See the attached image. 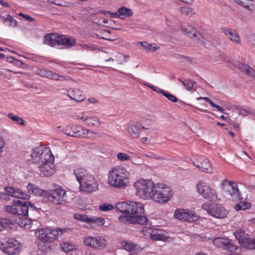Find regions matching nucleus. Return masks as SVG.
Returning <instances> with one entry per match:
<instances>
[{
	"label": "nucleus",
	"mask_w": 255,
	"mask_h": 255,
	"mask_svg": "<svg viewBox=\"0 0 255 255\" xmlns=\"http://www.w3.org/2000/svg\"><path fill=\"white\" fill-rule=\"evenodd\" d=\"M150 239L153 241H165L167 240V237L162 233L161 230L154 228Z\"/></svg>",
	"instance_id": "30"
},
{
	"label": "nucleus",
	"mask_w": 255,
	"mask_h": 255,
	"mask_svg": "<svg viewBox=\"0 0 255 255\" xmlns=\"http://www.w3.org/2000/svg\"><path fill=\"white\" fill-rule=\"evenodd\" d=\"M21 246L16 240L9 239L5 243L0 244V249L3 253L9 255H13L18 254L20 250Z\"/></svg>",
	"instance_id": "10"
},
{
	"label": "nucleus",
	"mask_w": 255,
	"mask_h": 255,
	"mask_svg": "<svg viewBox=\"0 0 255 255\" xmlns=\"http://www.w3.org/2000/svg\"><path fill=\"white\" fill-rule=\"evenodd\" d=\"M58 35L51 33L46 35L44 37V43L51 46L57 45Z\"/></svg>",
	"instance_id": "33"
},
{
	"label": "nucleus",
	"mask_w": 255,
	"mask_h": 255,
	"mask_svg": "<svg viewBox=\"0 0 255 255\" xmlns=\"http://www.w3.org/2000/svg\"><path fill=\"white\" fill-rule=\"evenodd\" d=\"M230 239L228 238H216L213 240V244L219 248L225 250L229 243Z\"/></svg>",
	"instance_id": "29"
},
{
	"label": "nucleus",
	"mask_w": 255,
	"mask_h": 255,
	"mask_svg": "<svg viewBox=\"0 0 255 255\" xmlns=\"http://www.w3.org/2000/svg\"><path fill=\"white\" fill-rule=\"evenodd\" d=\"M251 207V204L250 203L247 202H240L235 206V209L237 211L240 210H244L246 209H249Z\"/></svg>",
	"instance_id": "44"
},
{
	"label": "nucleus",
	"mask_w": 255,
	"mask_h": 255,
	"mask_svg": "<svg viewBox=\"0 0 255 255\" xmlns=\"http://www.w3.org/2000/svg\"><path fill=\"white\" fill-rule=\"evenodd\" d=\"M203 100L206 101L208 103H209L212 107H213L214 108H217L218 111L219 112H220V113H225V109L224 108H223L221 106H220L215 104L209 98L204 97L203 98Z\"/></svg>",
	"instance_id": "45"
},
{
	"label": "nucleus",
	"mask_w": 255,
	"mask_h": 255,
	"mask_svg": "<svg viewBox=\"0 0 255 255\" xmlns=\"http://www.w3.org/2000/svg\"><path fill=\"white\" fill-rule=\"evenodd\" d=\"M7 117L19 125L24 126L26 124V122L22 119L17 116L13 115L12 113L8 114Z\"/></svg>",
	"instance_id": "41"
},
{
	"label": "nucleus",
	"mask_w": 255,
	"mask_h": 255,
	"mask_svg": "<svg viewBox=\"0 0 255 255\" xmlns=\"http://www.w3.org/2000/svg\"><path fill=\"white\" fill-rule=\"evenodd\" d=\"M152 227H144L141 230V233L145 237L151 238L153 230Z\"/></svg>",
	"instance_id": "51"
},
{
	"label": "nucleus",
	"mask_w": 255,
	"mask_h": 255,
	"mask_svg": "<svg viewBox=\"0 0 255 255\" xmlns=\"http://www.w3.org/2000/svg\"><path fill=\"white\" fill-rule=\"evenodd\" d=\"M239 68L243 72L255 79V70H254L250 66L245 64H241L239 65Z\"/></svg>",
	"instance_id": "36"
},
{
	"label": "nucleus",
	"mask_w": 255,
	"mask_h": 255,
	"mask_svg": "<svg viewBox=\"0 0 255 255\" xmlns=\"http://www.w3.org/2000/svg\"><path fill=\"white\" fill-rule=\"evenodd\" d=\"M144 212V208L141 203L131 201L129 202L128 214L134 216L143 214Z\"/></svg>",
	"instance_id": "21"
},
{
	"label": "nucleus",
	"mask_w": 255,
	"mask_h": 255,
	"mask_svg": "<svg viewBox=\"0 0 255 255\" xmlns=\"http://www.w3.org/2000/svg\"><path fill=\"white\" fill-rule=\"evenodd\" d=\"M19 15L23 16L25 19L31 22L33 21L34 20V18L31 17L30 16H29L28 15H24L22 13H19Z\"/></svg>",
	"instance_id": "62"
},
{
	"label": "nucleus",
	"mask_w": 255,
	"mask_h": 255,
	"mask_svg": "<svg viewBox=\"0 0 255 255\" xmlns=\"http://www.w3.org/2000/svg\"><path fill=\"white\" fill-rule=\"evenodd\" d=\"M119 12L121 19H123L124 17H129L132 15V11L131 9L126 8L125 7H122L119 9Z\"/></svg>",
	"instance_id": "40"
},
{
	"label": "nucleus",
	"mask_w": 255,
	"mask_h": 255,
	"mask_svg": "<svg viewBox=\"0 0 255 255\" xmlns=\"http://www.w3.org/2000/svg\"><path fill=\"white\" fill-rule=\"evenodd\" d=\"M52 242L38 240L37 247L39 251L43 253H48L51 249Z\"/></svg>",
	"instance_id": "31"
},
{
	"label": "nucleus",
	"mask_w": 255,
	"mask_h": 255,
	"mask_svg": "<svg viewBox=\"0 0 255 255\" xmlns=\"http://www.w3.org/2000/svg\"><path fill=\"white\" fill-rule=\"evenodd\" d=\"M21 226L24 227L26 229H29L31 227L30 225V221L26 219V218H23V219H21V223H18Z\"/></svg>",
	"instance_id": "57"
},
{
	"label": "nucleus",
	"mask_w": 255,
	"mask_h": 255,
	"mask_svg": "<svg viewBox=\"0 0 255 255\" xmlns=\"http://www.w3.org/2000/svg\"><path fill=\"white\" fill-rule=\"evenodd\" d=\"M222 30L231 41L235 44H241V37L236 30L227 27H223Z\"/></svg>",
	"instance_id": "19"
},
{
	"label": "nucleus",
	"mask_w": 255,
	"mask_h": 255,
	"mask_svg": "<svg viewBox=\"0 0 255 255\" xmlns=\"http://www.w3.org/2000/svg\"><path fill=\"white\" fill-rule=\"evenodd\" d=\"M182 30L186 35L190 37H197V34L195 28L188 23H184L182 25Z\"/></svg>",
	"instance_id": "28"
},
{
	"label": "nucleus",
	"mask_w": 255,
	"mask_h": 255,
	"mask_svg": "<svg viewBox=\"0 0 255 255\" xmlns=\"http://www.w3.org/2000/svg\"><path fill=\"white\" fill-rule=\"evenodd\" d=\"M117 158L119 160L124 162L130 159V156L124 152H119L117 154Z\"/></svg>",
	"instance_id": "52"
},
{
	"label": "nucleus",
	"mask_w": 255,
	"mask_h": 255,
	"mask_svg": "<svg viewBox=\"0 0 255 255\" xmlns=\"http://www.w3.org/2000/svg\"><path fill=\"white\" fill-rule=\"evenodd\" d=\"M107 240L103 236H96L94 250H101L106 247Z\"/></svg>",
	"instance_id": "32"
},
{
	"label": "nucleus",
	"mask_w": 255,
	"mask_h": 255,
	"mask_svg": "<svg viewBox=\"0 0 255 255\" xmlns=\"http://www.w3.org/2000/svg\"><path fill=\"white\" fill-rule=\"evenodd\" d=\"M129 59V56L127 55H124L123 53H119L116 56V60L118 64H123L127 62Z\"/></svg>",
	"instance_id": "43"
},
{
	"label": "nucleus",
	"mask_w": 255,
	"mask_h": 255,
	"mask_svg": "<svg viewBox=\"0 0 255 255\" xmlns=\"http://www.w3.org/2000/svg\"><path fill=\"white\" fill-rule=\"evenodd\" d=\"M68 96L73 100L77 102H80L84 100L85 96L83 91L78 88H70L67 90Z\"/></svg>",
	"instance_id": "22"
},
{
	"label": "nucleus",
	"mask_w": 255,
	"mask_h": 255,
	"mask_svg": "<svg viewBox=\"0 0 255 255\" xmlns=\"http://www.w3.org/2000/svg\"><path fill=\"white\" fill-rule=\"evenodd\" d=\"M75 40L66 35H58L57 45L62 46L64 48H70L75 44Z\"/></svg>",
	"instance_id": "23"
},
{
	"label": "nucleus",
	"mask_w": 255,
	"mask_h": 255,
	"mask_svg": "<svg viewBox=\"0 0 255 255\" xmlns=\"http://www.w3.org/2000/svg\"><path fill=\"white\" fill-rule=\"evenodd\" d=\"M32 160L38 164L54 161V157L49 148L40 146L34 148L31 154Z\"/></svg>",
	"instance_id": "4"
},
{
	"label": "nucleus",
	"mask_w": 255,
	"mask_h": 255,
	"mask_svg": "<svg viewBox=\"0 0 255 255\" xmlns=\"http://www.w3.org/2000/svg\"><path fill=\"white\" fill-rule=\"evenodd\" d=\"M180 11L182 14L188 16H192L194 13L193 9L189 7H182L180 8Z\"/></svg>",
	"instance_id": "47"
},
{
	"label": "nucleus",
	"mask_w": 255,
	"mask_h": 255,
	"mask_svg": "<svg viewBox=\"0 0 255 255\" xmlns=\"http://www.w3.org/2000/svg\"><path fill=\"white\" fill-rule=\"evenodd\" d=\"M99 209L101 211L107 212L112 210L114 206L111 204L104 203L99 206Z\"/></svg>",
	"instance_id": "54"
},
{
	"label": "nucleus",
	"mask_w": 255,
	"mask_h": 255,
	"mask_svg": "<svg viewBox=\"0 0 255 255\" xmlns=\"http://www.w3.org/2000/svg\"><path fill=\"white\" fill-rule=\"evenodd\" d=\"M239 112L240 115L242 116H247L251 114V111L243 108H240L239 109Z\"/></svg>",
	"instance_id": "58"
},
{
	"label": "nucleus",
	"mask_w": 255,
	"mask_h": 255,
	"mask_svg": "<svg viewBox=\"0 0 255 255\" xmlns=\"http://www.w3.org/2000/svg\"><path fill=\"white\" fill-rule=\"evenodd\" d=\"M70 129L66 128L65 130V133L69 136L78 137H86L87 136L88 130L80 126L72 125Z\"/></svg>",
	"instance_id": "16"
},
{
	"label": "nucleus",
	"mask_w": 255,
	"mask_h": 255,
	"mask_svg": "<svg viewBox=\"0 0 255 255\" xmlns=\"http://www.w3.org/2000/svg\"><path fill=\"white\" fill-rule=\"evenodd\" d=\"M140 215V214H138L133 216V224H137L141 225H147L149 221L147 217L145 216Z\"/></svg>",
	"instance_id": "35"
},
{
	"label": "nucleus",
	"mask_w": 255,
	"mask_h": 255,
	"mask_svg": "<svg viewBox=\"0 0 255 255\" xmlns=\"http://www.w3.org/2000/svg\"><path fill=\"white\" fill-rule=\"evenodd\" d=\"M134 187L135 194L144 200L152 199L158 203H165L172 196L170 187L163 183L155 185L151 180L140 179L135 182Z\"/></svg>",
	"instance_id": "1"
},
{
	"label": "nucleus",
	"mask_w": 255,
	"mask_h": 255,
	"mask_svg": "<svg viewBox=\"0 0 255 255\" xmlns=\"http://www.w3.org/2000/svg\"><path fill=\"white\" fill-rule=\"evenodd\" d=\"M28 192L31 194H33L36 196H46L47 191H45L39 188L35 184L29 183L27 186Z\"/></svg>",
	"instance_id": "27"
},
{
	"label": "nucleus",
	"mask_w": 255,
	"mask_h": 255,
	"mask_svg": "<svg viewBox=\"0 0 255 255\" xmlns=\"http://www.w3.org/2000/svg\"><path fill=\"white\" fill-rule=\"evenodd\" d=\"M161 94H162L164 96L166 97L170 101L176 103L178 101V99L174 95L170 94L168 92L166 91H161Z\"/></svg>",
	"instance_id": "53"
},
{
	"label": "nucleus",
	"mask_w": 255,
	"mask_h": 255,
	"mask_svg": "<svg viewBox=\"0 0 255 255\" xmlns=\"http://www.w3.org/2000/svg\"><path fill=\"white\" fill-rule=\"evenodd\" d=\"M202 208L210 215L217 218H224L228 214L227 211L221 205L206 203L202 205Z\"/></svg>",
	"instance_id": "9"
},
{
	"label": "nucleus",
	"mask_w": 255,
	"mask_h": 255,
	"mask_svg": "<svg viewBox=\"0 0 255 255\" xmlns=\"http://www.w3.org/2000/svg\"><path fill=\"white\" fill-rule=\"evenodd\" d=\"M36 233L38 240L53 242L57 240L63 234L61 229L52 228H42L38 230Z\"/></svg>",
	"instance_id": "7"
},
{
	"label": "nucleus",
	"mask_w": 255,
	"mask_h": 255,
	"mask_svg": "<svg viewBox=\"0 0 255 255\" xmlns=\"http://www.w3.org/2000/svg\"><path fill=\"white\" fill-rule=\"evenodd\" d=\"M96 238V236H86L83 239V243L85 246L94 249Z\"/></svg>",
	"instance_id": "38"
},
{
	"label": "nucleus",
	"mask_w": 255,
	"mask_h": 255,
	"mask_svg": "<svg viewBox=\"0 0 255 255\" xmlns=\"http://www.w3.org/2000/svg\"><path fill=\"white\" fill-rule=\"evenodd\" d=\"M88 101L89 103L92 104H95L98 103L99 101L94 97H91L88 99Z\"/></svg>",
	"instance_id": "64"
},
{
	"label": "nucleus",
	"mask_w": 255,
	"mask_h": 255,
	"mask_svg": "<svg viewBox=\"0 0 255 255\" xmlns=\"http://www.w3.org/2000/svg\"><path fill=\"white\" fill-rule=\"evenodd\" d=\"M220 185L224 194L230 197L232 200L239 201L241 199V194L236 183L225 179L222 181Z\"/></svg>",
	"instance_id": "5"
},
{
	"label": "nucleus",
	"mask_w": 255,
	"mask_h": 255,
	"mask_svg": "<svg viewBox=\"0 0 255 255\" xmlns=\"http://www.w3.org/2000/svg\"><path fill=\"white\" fill-rule=\"evenodd\" d=\"M5 190L7 194L0 193V198L4 200H9L7 196L8 195L17 199L27 200L29 198V196L20 189H15L11 187H7L5 188Z\"/></svg>",
	"instance_id": "12"
},
{
	"label": "nucleus",
	"mask_w": 255,
	"mask_h": 255,
	"mask_svg": "<svg viewBox=\"0 0 255 255\" xmlns=\"http://www.w3.org/2000/svg\"><path fill=\"white\" fill-rule=\"evenodd\" d=\"M74 218L81 222H86L92 225L102 226L105 223V220L102 217L89 216L85 214H75Z\"/></svg>",
	"instance_id": "13"
},
{
	"label": "nucleus",
	"mask_w": 255,
	"mask_h": 255,
	"mask_svg": "<svg viewBox=\"0 0 255 255\" xmlns=\"http://www.w3.org/2000/svg\"><path fill=\"white\" fill-rule=\"evenodd\" d=\"M174 216L179 220L188 222H193L198 219L197 215L194 212L181 208L175 211Z\"/></svg>",
	"instance_id": "11"
},
{
	"label": "nucleus",
	"mask_w": 255,
	"mask_h": 255,
	"mask_svg": "<svg viewBox=\"0 0 255 255\" xmlns=\"http://www.w3.org/2000/svg\"><path fill=\"white\" fill-rule=\"evenodd\" d=\"M79 118L83 120L84 124L90 127H99L101 124V122L96 117H87L82 115L81 117L79 116Z\"/></svg>",
	"instance_id": "26"
},
{
	"label": "nucleus",
	"mask_w": 255,
	"mask_h": 255,
	"mask_svg": "<svg viewBox=\"0 0 255 255\" xmlns=\"http://www.w3.org/2000/svg\"><path fill=\"white\" fill-rule=\"evenodd\" d=\"M61 248L65 253H69L74 249V246L68 243H63L61 244Z\"/></svg>",
	"instance_id": "49"
},
{
	"label": "nucleus",
	"mask_w": 255,
	"mask_h": 255,
	"mask_svg": "<svg viewBox=\"0 0 255 255\" xmlns=\"http://www.w3.org/2000/svg\"><path fill=\"white\" fill-rule=\"evenodd\" d=\"M35 73L42 78H47L51 80L64 81L66 80V78L64 76L43 68H37L35 70Z\"/></svg>",
	"instance_id": "14"
},
{
	"label": "nucleus",
	"mask_w": 255,
	"mask_h": 255,
	"mask_svg": "<svg viewBox=\"0 0 255 255\" xmlns=\"http://www.w3.org/2000/svg\"><path fill=\"white\" fill-rule=\"evenodd\" d=\"M243 7L251 11H253L254 10H255V4H251V5H247L245 3V4L243 5Z\"/></svg>",
	"instance_id": "60"
},
{
	"label": "nucleus",
	"mask_w": 255,
	"mask_h": 255,
	"mask_svg": "<svg viewBox=\"0 0 255 255\" xmlns=\"http://www.w3.org/2000/svg\"><path fill=\"white\" fill-rule=\"evenodd\" d=\"M178 80L182 83L186 90L190 91L192 89L194 83L193 81L190 79H185L182 80L180 78H178Z\"/></svg>",
	"instance_id": "42"
},
{
	"label": "nucleus",
	"mask_w": 255,
	"mask_h": 255,
	"mask_svg": "<svg viewBox=\"0 0 255 255\" xmlns=\"http://www.w3.org/2000/svg\"><path fill=\"white\" fill-rule=\"evenodd\" d=\"M133 216L128 214L126 215L120 216L118 218L119 221L125 224H133Z\"/></svg>",
	"instance_id": "39"
},
{
	"label": "nucleus",
	"mask_w": 255,
	"mask_h": 255,
	"mask_svg": "<svg viewBox=\"0 0 255 255\" xmlns=\"http://www.w3.org/2000/svg\"><path fill=\"white\" fill-rule=\"evenodd\" d=\"M74 174L82 191L86 193H91L98 189V185L95 177L86 169L77 168L74 169Z\"/></svg>",
	"instance_id": "3"
},
{
	"label": "nucleus",
	"mask_w": 255,
	"mask_h": 255,
	"mask_svg": "<svg viewBox=\"0 0 255 255\" xmlns=\"http://www.w3.org/2000/svg\"><path fill=\"white\" fill-rule=\"evenodd\" d=\"M194 164L202 171L209 173H212L213 172V169L209 160L203 156H198L196 162H194Z\"/></svg>",
	"instance_id": "17"
},
{
	"label": "nucleus",
	"mask_w": 255,
	"mask_h": 255,
	"mask_svg": "<svg viewBox=\"0 0 255 255\" xmlns=\"http://www.w3.org/2000/svg\"><path fill=\"white\" fill-rule=\"evenodd\" d=\"M5 146V142L3 138L0 136V153L3 151V148Z\"/></svg>",
	"instance_id": "61"
},
{
	"label": "nucleus",
	"mask_w": 255,
	"mask_h": 255,
	"mask_svg": "<svg viewBox=\"0 0 255 255\" xmlns=\"http://www.w3.org/2000/svg\"><path fill=\"white\" fill-rule=\"evenodd\" d=\"M121 245L124 250L130 253H137L141 250V248L137 244H134L130 241H122Z\"/></svg>",
	"instance_id": "24"
},
{
	"label": "nucleus",
	"mask_w": 255,
	"mask_h": 255,
	"mask_svg": "<svg viewBox=\"0 0 255 255\" xmlns=\"http://www.w3.org/2000/svg\"><path fill=\"white\" fill-rule=\"evenodd\" d=\"M142 126L138 122L129 124L128 126L127 130L130 136L133 138H137L139 137L140 133L142 129H147Z\"/></svg>",
	"instance_id": "18"
},
{
	"label": "nucleus",
	"mask_w": 255,
	"mask_h": 255,
	"mask_svg": "<svg viewBox=\"0 0 255 255\" xmlns=\"http://www.w3.org/2000/svg\"><path fill=\"white\" fill-rule=\"evenodd\" d=\"M13 203L15 204L16 215L26 217L28 215V210L33 209L34 206L28 202L22 201L18 199L12 201Z\"/></svg>",
	"instance_id": "15"
},
{
	"label": "nucleus",
	"mask_w": 255,
	"mask_h": 255,
	"mask_svg": "<svg viewBox=\"0 0 255 255\" xmlns=\"http://www.w3.org/2000/svg\"><path fill=\"white\" fill-rule=\"evenodd\" d=\"M129 201L117 203L116 205V209L120 212L128 214V204Z\"/></svg>",
	"instance_id": "37"
},
{
	"label": "nucleus",
	"mask_w": 255,
	"mask_h": 255,
	"mask_svg": "<svg viewBox=\"0 0 255 255\" xmlns=\"http://www.w3.org/2000/svg\"><path fill=\"white\" fill-rule=\"evenodd\" d=\"M234 235L238 241L239 243L243 247L249 239V235L246 234L245 231L241 229L237 230L234 232Z\"/></svg>",
	"instance_id": "25"
},
{
	"label": "nucleus",
	"mask_w": 255,
	"mask_h": 255,
	"mask_svg": "<svg viewBox=\"0 0 255 255\" xmlns=\"http://www.w3.org/2000/svg\"><path fill=\"white\" fill-rule=\"evenodd\" d=\"M54 161L43 162L39 164V173L41 176H49L53 173L54 165Z\"/></svg>",
	"instance_id": "20"
},
{
	"label": "nucleus",
	"mask_w": 255,
	"mask_h": 255,
	"mask_svg": "<svg viewBox=\"0 0 255 255\" xmlns=\"http://www.w3.org/2000/svg\"><path fill=\"white\" fill-rule=\"evenodd\" d=\"M4 22L9 26L14 27L17 24L16 20L14 19L10 14L7 15L6 18L4 19Z\"/></svg>",
	"instance_id": "48"
},
{
	"label": "nucleus",
	"mask_w": 255,
	"mask_h": 255,
	"mask_svg": "<svg viewBox=\"0 0 255 255\" xmlns=\"http://www.w3.org/2000/svg\"><path fill=\"white\" fill-rule=\"evenodd\" d=\"M11 224V222L9 219L6 218H0V232L2 231L5 228H6Z\"/></svg>",
	"instance_id": "50"
},
{
	"label": "nucleus",
	"mask_w": 255,
	"mask_h": 255,
	"mask_svg": "<svg viewBox=\"0 0 255 255\" xmlns=\"http://www.w3.org/2000/svg\"><path fill=\"white\" fill-rule=\"evenodd\" d=\"M225 250H228L229 252L231 253H235L238 250H239L240 251L241 248H239L237 246L232 244L231 241L230 240L229 243L228 244V246H227Z\"/></svg>",
	"instance_id": "56"
},
{
	"label": "nucleus",
	"mask_w": 255,
	"mask_h": 255,
	"mask_svg": "<svg viewBox=\"0 0 255 255\" xmlns=\"http://www.w3.org/2000/svg\"><path fill=\"white\" fill-rule=\"evenodd\" d=\"M244 248L250 250H255V239L250 238Z\"/></svg>",
	"instance_id": "55"
},
{
	"label": "nucleus",
	"mask_w": 255,
	"mask_h": 255,
	"mask_svg": "<svg viewBox=\"0 0 255 255\" xmlns=\"http://www.w3.org/2000/svg\"><path fill=\"white\" fill-rule=\"evenodd\" d=\"M3 210L7 213L15 215L17 211L16 210L15 204L13 203L11 205H5L3 206Z\"/></svg>",
	"instance_id": "46"
},
{
	"label": "nucleus",
	"mask_w": 255,
	"mask_h": 255,
	"mask_svg": "<svg viewBox=\"0 0 255 255\" xmlns=\"http://www.w3.org/2000/svg\"><path fill=\"white\" fill-rule=\"evenodd\" d=\"M129 172L123 166L114 167L108 174V184L116 188H126L129 183Z\"/></svg>",
	"instance_id": "2"
},
{
	"label": "nucleus",
	"mask_w": 255,
	"mask_h": 255,
	"mask_svg": "<svg viewBox=\"0 0 255 255\" xmlns=\"http://www.w3.org/2000/svg\"><path fill=\"white\" fill-rule=\"evenodd\" d=\"M198 192L204 198L215 202L218 200L217 191L206 182L199 181L197 185Z\"/></svg>",
	"instance_id": "8"
},
{
	"label": "nucleus",
	"mask_w": 255,
	"mask_h": 255,
	"mask_svg": "<svg viewBox=\"0 0 255 255\" xmlns=\"http://www.w3.org/2000/svg\"><path fill=\"white\" fill-rule=\"evenodd\" d=\"M145 156L150 158L160 159L161 157L153 152H149L145 154Z\"/></svg>",
	"instance_id": "59"
},
{
	"label": "nucleus",
	"mask_w": 255,
	"mask_h": 255,
	"mask_svg": "<svg viewBox=\"0 0 255 255\" xmlns=\"http://www.w3.org/2000/svg\"><path fill=\"white\" fill-rule=\"evenodd\" d=\"M138 44H139L148 52H153L159 49V46H157L156 44L149 43L146 41L138 42Z\"/></svg>",
	"instance_id": "34"
},
{
	"label": "nucleus",
	"mask_w": 255,
	"mask_h": 255,
	"mask_svg": "<svg viewBox=\"0 0 255 255\" xmlns=\"http://www.w3.org/2000/svg\"><path fill=\"white\" fill-rule=\"evenodd\" d=\"M249 41L252 44L255 45V34L251 35L248 37Z\"/></svg>",
	"instance_id": "63"
},
{
	"label": "nucleus",
	"mask_w": 255,
	"mask_h": 255,
	"mask_svg": "<svg viewBox=\"0 0 255 255\" xmlns=\"http://www.w3.org/2000/svg\"><path fill=\"white\" fill-rule=\"evenodd\" d=\"M46 198L56 205H63L67 202L66 191L61 187L47 190Z\"/></svg>",
	"instance_id": "6"
}]
</instances>
